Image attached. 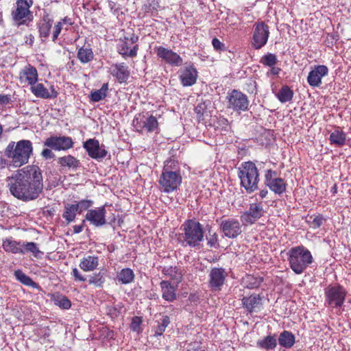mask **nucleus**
I'll return each instance as SVG.
<instances>
[{
    "label": "nucleus",
    "instance_id": "nucleus-45",
    "mask_svg": "<svg viewBox=\"0 0 351 351\" xmlns=\"http://www.w3.org/2000/svg\"><path fill=\"white\" fill-rule=\"evenodd\" d=\"M105 282L104 274L101 272L95 273L89 276L88 283L95 287H102Z\"/></svg>",
    "mask_w": 351,
    "mask_h": 351
},
{
    "label": "nucleus",
    "instance_id": "nucleus-9",
    "mask_svg": "<svg viewBox=\"0 0 351 351\" xmlns=\"http://www.w3.org/2000/svg\"><path fill=\"white\" fill-rule=\"evenodd\" d=\"M138 37L134 34L130 36H125L124 39L121 40L117 46L119 53L123 58H134L137 56L138 45L136 43Z\"/></svg>",
    "mask_w": 351,
    "mask_h": 351
},
{
    "label": "nucleus",
    "instance_id": "nucleus-6",
    "mask_svg": "<svg viewBox=\"0 0 351 351\" xmlns=\"http://www.w3.org/2000/svg\"><path fill=\"white\" fill-rule=\"evenodd\" d=\"M183 233L180 235L182 246L197 247L204 239L202 225L195 220L186 221L182 226Z\"/></svg>",
    "mask_w": 351,
    "mask_h": 351
},
{
    "label": "nucleus",
    "instance_id": "nucleus-54",
    "mask_svg": "<svg viewBox=\"0 0 351 351\" xmlns=\"http://www.w3.org/2000/svg\"><path fill=\"white\" fill-rule=\"evenodd\" d=\"M60 22L61 24H62L64 29H65V30H68L69 27L73 25V21H72L71 19H70L69 17H64Z\"/></svg>",
    "mask_w": 351,
    "mask_h": 351
},
{
    "label": "nucleus",
    "instance_id": "nucleus-30",
    "mask_svg": "<svg viewBox=\"0 0 351 351\" xmlns=\"http://www.w3.org/2000/svg\"><path fill=\"white\" fill-rule=\"evenodd\" d=\"M3 248L7 252L21 254L22 252V242L16 241L12 238H7L3 241Z\"/></svg>",
    "mask_w": 351,
    "mask_h": 351
},
{
    "label": "nucleus",
    "instance_id": "nucleus-53",
    "mask_svg": "<svg viewBox=\"0 0 351 351\" xmlns=\"http://www.w3.org/2000/svg\"><path fill=\"white\" fill-rule=\"evenodd\" d=\"M41 156L46 160L51 159L55 157V154L49 149H44L41 152Z\"/></svg>",
    "mask_w": 351,
    "mask_h": 351
},
{
    "label": "nucleus",
    "instance_id": "nucleus-57",
    "mask_svg": "<svg viewBox=\"0 0 351 351\" xmlns=\"http://www.w3.org/2000/svg\"><path fill=\"white\" fill-rule=\"evenodd\" d=\"M267 193H268L267 189H264L261 190L258 194H256V197L258 196V197L260 199H263L267 196Z\"/></svg>",
    "mask_w": 351,
    "mask_h": 351
},
{
    "label": "nucleus",
    "instance_id": "nucleus-41",
    "mask_svg": "<svg viewBox=\"0 0 351 351\" xmlns=\"http://www.w3.org/2000/svg\"><path fill=\"white\" fill-rule=\"evenodd\" d=\"M52 300L56 306L62 309H69L71 306V301L66 296L61 294L53 295Z\"/></svg>",
    "mask_w": 351,
    "mask_h": 351
},
{
    "label": "nucleus",
    "instance_id": "nucleus-44",
    "mask_svg": "<svg viewBox=\"0 0 351 351\" xmlns=\"http://www.w3.org/2000/svg\"><path fill=\"white\" fill-rule=\"evenodd\" d=\"M53 21L50 19L43 20L38 25L40 36L46 38L49 36Z\"/></svg>",
    "mask_w": 351,
    "mask_h": 351
},
{
    "label": "nucleus",
    "instance_id": "nucleus-10",
    "mask_svg": "<svg viewBox=\"0 0 351 351\" xmlns=\"http://www.w3.org/2000/svg\"><path fill=\"white\" fill-rule=\"evenodd\" d=\"M228 108L234 111H245L248 108L249 101L247 97L237 90H233L226 97Z\"/></svg>",
    "mask_w": 351,
    "mask_h": 351
},
{
    "label": "nucleus",
    "instance_id": "nucleus-61",
    "mask_svg": "<svg viewBox=\"0 0 351 351\" xmlns=\"http://www.w3.org/2000/svg\"><path fill=\"white\" fill-rule=\"evenodd\" d=\"M332 189L334 191V193H335L336 192V186H335Z\"/></svg>",
    "mask_w": 351,
    "mask_h": 351
},
{
    "label": "nucleus",
    "instance_id": "nucleus-55",
    "mask_svg": "<svg viewBox=\"0 0 351 351\" xmlns=\"http://www.w3.org/2000/svg\"><path fill=\"white\" fill-rule=\"evenodd\" d=\"M11 103V97L8 95H0V104L7 105Z\"/></svg>",
    "mask_w": 351,
    "mask_h": 351
},
{
    "label": "nucleus",
    "instance_id": "nucleus-17",
    "mask_svg": "<svg viewBox=\"0 0 351 351\" xmlns=\"http://www.w3.org/2000/svg\"><path fill=\"white\" fill-rule=\"evenodd\" d=\"M264 209L261 203H252L250 204L249 209L241 215V221L243 225H251L264 215Z\"/></svg>",
    "mask_w": 351,
    "mask_h": 351
},
{
    "label": "nucleus",
    "instance_id": "nucleus-7",
    "mask_svg": "<svg viewBox=\"0 0 351 351\" xmlns=\"http://www.w3.org/2000/svg\"><path fill=\"white\" fill-rule=\"evenodd\" d=\"M15 4V8L11 13L14 24L17 27L29 25L34 19L33 14L29 10L33 5V1L16 0Z\"/></svg>",
    "mask_w": 351,
    "mask_h": 351
},
{
    "label": "nucleus",
    "instance_id": "nucleus-4",
    "mask_svg": "<svg viewBox=\"0 0 351 351\" xmlns=\"http://www.w3.org/2000/svg\"><path fill=\"white\" fill-rule=\"evenodd\" d=\"M287 254L289 266L296 274H302L313 263L311 252L302 245L291 247Z\"/></svg>",
    "mask_w": 351,
    "mask_h": 351
},
{
    "label": "nucleus",
    "instance_id": "nucleus-34",
    "mask_svg": "<svg viewBox=\"0 0 351 351\" xmlns=\"http://www.w3.org/2000/svg\"><path fill=\"white\" fill-rule=\"evenodd\" d=\"M261 298L259 295H252L249 297H244L242 303L244 307L249 311L252 312L260 304Z\"/></svg>",
    "mask_w": 351,
    "mask_h": 351
},
{
    "label": "nucleus",
    "instance_id": "nucleus-49",
    "mask_svg": "<svg viewBox=\"0 0 351 351\" xmlns=\"http://www.w3.org/2000/svg\"><path fill=\"white\" fill-rule=\"evenodd\" d=\"M208 241V245L210 247H217L218 244V235L216 232H213L211 234V232L209 231V235L206 237Z\"/></svg>",
    "mask_w": 351,
    "mask_h": 351
},
{
    "label": "nucleus",
    "instance_id": "nucleus-56",
    "mask_svg": "<svg viewBox=\"0 0 351 351\" xmlns=\"http://www.w3.org/2000/svg\"><path fill=\"white\" fill-rule=\"evenodd\" d=\"M324 221V219L322 216H317L313 221V225L314 227L319 228L323 224Z\"/></svg>",
    "mask_w": 351,
    "mask_h": 351
},
{
    "label": "nucleus",
    "instance_id": "nucleus-39",
    "mask_svg": "<svg viewBox=\"0 0 351 351\" xmlns=\"http://www.w3.org/2000/svg\"><path fill=\"white\" fill-rule=\"evenodd\" d=\"M117 278L122 284H129L134 280V274L131 269L125 268L118 274Z\"/></svg>",
    "mask_w": 351,
    "mask_h": 351
},
{
    "label": "nucleus",
    "instance_id": "nucleus-13",
    "mask_svg": "<svg viewBox=\"0 0 351 351\" xmlns=\"http://www.w3.org/2000/svg\"><path fill=\"white\" fill-rule=\"evenodd\" d=\"M133 125L136 131L141 132L145 130L148 132H156L158 130V123L153 115L145 116L138 114L133 121Z\"/></svg>",
    "mask_w": 351,
    "mask_h": 351
},
{
    "label": "nucleus",
    "instance_id": "nucleus-42",
    "mask_svg": "<svg viewBox=\"0 0 351 351\" xmlns=\"http://www.w3.org/2000/svg\"><path fill=\"white\" fill-rule=\"evenodd\" d=\"M108 90V84L107 83L104 84L100 89L91 92L90 95V100L97 102L104 99L106 97Z\"/></svg>",
    "mask_w": 351,
    "mask_h": 351
},
{
    "label": "nucleus",
    "instance_id": "nucleus-38",
    "mask_svg": "<svg viewBox=\"0 0 351 351\" xmlns=\"http://www.w3.org/2000/svg\"><path fill=\"white\" fill-rule=\"evenodd\" d=\"M263 278L252 275H247L243 278L244 286L248 289H256L261 286Z\"/></svg>",
    "mask_w": 351,
    "mask_h": 351
},
{
    "label": "nucleus",
    "instance_id": "nucleus-62",
    "mask_svg": "<svg viewBox=\"0 0 351 351\" xmlns=\"http://www.w3.org/2000/svg\"><path fill=\"white\" fill-rule=\"evenodd\" d=\"M168 308H173V306L171 305L169 306Z\"/></svg>",
    "mask_w": 351,
    "mask_h": 351
},
{
    "label": "nucleus",
    "instance_id": "nucleus-59",
    "mask_svg": "<svg viewBox=\"0 0 351 351\" xmlns=\"http://www.w3.org/2000/svg\"><path fill=\"white\" fill-rule=\"evenodd\" d=\"M83 225H76L73 226V232L75 234H78L83 230Z\"/></svg>",
    "mask_w": 351,
    "mask_h": 351
},
{
    "label": "nucleus",
    "instance_id": "nucleus-60",
    "mask_svg": "<svg viewBox=\"0 0 351 351\" xmlns=\"http://www.w3.org/2000/svg\"><path fill=\"white\" fill-rule=\"evenodd\" d=\"M186 351H208L205 349H203L201 347H197L195 348V346H193L192 348L191 349H189L187 350Z\"/></svg>",
    "mask_w": 351,
    "mask_h": 351
},
{
    "label": "nucleus",
    "instance_id": "nucleus-15",
    "mask_svg": "<svg viewBox=\"0 0 351 351\" xmlns=\"http://www.w3.org/2000/svg\"><path fill=\"white\" fill-rule=\"evenodd\" d=\"M269 31L267 25L263 22L256 24L253 34L252 45L256 49H260L265 46L269 38Z\"/></svg>",
    "mask_w": 351,
    "mask_h": 351
},
{
    "label": "nucleus",
    "instance_id": "nucleus-35",
    "mask_svg": "<svg viewBox=\"0 0 351 351\" xmlns=\"http://www.w3.org/2000/svg\"><path fill=\"white\" fill-rule=\"evenodd\" d=\"M14 276L16 279L24 285L31 287L34 289H38V285L34 282L30 277L26 275L21 270L18 269L14 271Z\"/></svg>",
    "mask_w": 351,
    "mask_h": 351
},
{
    "label": "nucleus",
    "instance_id": "nucleus-36",
    "mask_svg": "<svg viewBox=\"0 0 351 351\" xmlns=\"http://www.w3.org/2000/svg\"><path fill=\"white\" fill-rule=\"evenodd\" d=\"M77 212L78 210L75 204H66L62 217L66 221L67 223H70L75 220Z\"/></svg>",
    "mask_w": 351,
    "mask_h": 351
},
{
    "label": "nucleus",
    "instance_id": "nucleus-28",
    "mask_svg": "<svg viewBox=\"0 0 351 351\" xmlns=\"http://www.w3.org/2000/svg\"><path fill=\"white\" fill-rule=\"evenodd\" d=\"M162 274L176 284H179L182 279V274L177 267L167 266L162 269Z\"/></svg>",
    "mask_w": 351,
    "mask_h": 351
},
{
    "label": "nucleus",
    "instance_id": "nucleus-18",
    "mask_svg": "<svg viewBox=\"0 0 351 351\" xmlns=\"http://www.w3.org/2000/svg\"><path fill=\"white\" fill-rule=\"evenodd\" d=\"M83 147L87 152L88 156L96 160L104 158L108 152L104 145H100L98 140L89 138L83 143Z\"/></svg>",
    "mask_w": 351,
    "mask_h": 351
},
{
    "label": "nucleus",
    "instance_id": "nucleus-58",
    "mask_svg": "<svg viewBox=\"0 0 351 351\" xmlns=\"http://www.w3.org/2000/svg\"><path fill=\"white\" fill-rule=\"evenodd\" d=\"M270 67H271V70H270L269 73L274 75H278L279 74L280 71H281V69L279 67H276L275 66H270Z\"/></svg>",
    "mask_w": 351,
    "mask_h": 351
},
{
    "label": "nucleus",
    "instance_id": "nucleus-5",
    "mask_svg": "<svg viewBox=\"0 0 351 351\" xmlns=\"http://www.w3.org/2000/svg\"><path fill=\"white\" fill-rule=\"evenodd\" d=\"M238 176L241 186L247 193H250L258 189L259 173L255 163L252 161L242 162L238 168Z\"/></svg>",
    "mask_w": 351,
    "mask_h": 351
},
{
    "label": "nucleus",
    "instance_id": "nucleus-32",
    "mask_svg": "<svg viewBox=\"0 0 351 351\" xmlns=\"http://www.w3.org/2000/svg\"><path fill=\"white\" fill-rule=\"evenodd\" d=\"M329 140L330 144L341 147L346 143V134L343 130L338 128L330 133Z\"/></svg>",
    "mask_w": 351,
    "mask_h": 351
},
{
    "label": "nucleus",
    "instance_id": "nucleus-14",
    "mask_svg": "<svg viewBox=\"0 0 351 351\" xmlns=\"http://www.w3.org/2000/svg\"><path fill=\"white\" fill-rule=\"evenodd\" d=\"M227 276L228 272L225 269L222 267L212 268L208 275V287L212 291H221Z\"/></svg>",
    "mask_w": 351,
    "mask_h": 351
},
{
    "label": "nucleus",
    "instance_id": "nucleus-50",
    "mask_svg": "<svg viewBox=\"0 0 351 351\" xmlns=\"http://www.w3.org/2000/svg\"><path fill=\"white\" fill-rule=\"evenodd\" d=\"M213 48L217 51H224L225 45L218 38H215L212 40Z\"/></svg>",
    "mask_w": 351,
    "mask_h": 351
},
{
    "label": "nucleus",
    "instance_id": "nucleus-24",
    "mask_svg": "<svg viewBox=\"0 0 351 351\" xmlns=\"http://www.w3.org/2000/svg\"><path fill=\"white\" fill-rule=\"evenodd\" d=\"M178 284L173 285L169 280H162L160 283L162 298L165 301L172 302L177 299V287Z\"/></svg>",
    "mask_w": 351,
    "mask_h": 351
},
{
    "label": "nucleus",
    "instance_id": "nucleus-51",
    "mask_svg": "<svg viewBox=\"0 0 351 351\" xmlns=\"http://www.w3.org/2000/svg\"><path fill=\"white\" fill-rule=\"evenodd\" d=\"M71 274L75 280L81 282H84L86 280V278L81 274L76 267L73 268Z\"/></svg>",
    "mask_w": 351,
    "mask_h": 351
},
{
    "label": "nucleus",
    "instance_id": "nucleus-3",
    "mask_svg": "<svg viewBox=\"0 0 351 351\" xmlns=\"http://www.w3.org/2000/svg\"><path fill=\"white\" fill-rule=\"evenodd\" d=\"M181 183L182 176L178 162L171 159L167 160L159 178L161 190L167 193H171L177 190Z\"/></svg>",
    "mask_w": 351,
    "mask_h": 351
},
{
    "label": "nucleus",
    "instance_id": "nucleus-2",
    "mask_svg": "<svg viewBox=\"0 0 351 351\" xmlns=\"http://www.w3.org/2000/svg\"><path fill=\"white\" fill-rule=\"evenodd\" d=\"M10 165L17 168L28 163L33 154V145L29 140L10 141L4 150Z\"/></svg>",
    "mask_w": 351,
    "mask_h": 351
},
{
    "label": "nucleus",
    "instance_id": "nucleus-23",
    "mask_svg": "<svg viewBox=\"0 0 351 351\" xmlns=\"http://www.w3.org/2000/svg\"><path fill=\"white\" fill-rule=\"evenodd\" d=\"M179 77L183 86H191L196 83L197 71L193 66H187L180 71Z\"/></svg>",
    "mask_w": 351,
    "mask_h": 351
},
{
    "label": "nucleus",
    "instance_id": "nucleus-52",
    "mask_svg": "<svg viewBox=\"0 0 351 351\" xmlns=\"http://www.w3.org/2000/svg\"><path fill=\"white\" fill-rule=\"evenodd\" d=\"M62 29H64L62 24H61L60 22H58L54 27L53 32V41H55L58 38Z\"/></svg>",
    "mask_w": 351,
    "mask_h": 351
},
{
    "label": "nucleus",
    "instance_id": "nucleus-27",
    "mask_svg": "<svg viewBox=\"0 0 351 351\" xmlns=\"http://www.w3.org/2000/svg\"><path fill=\"white\" fill-rule=\"evenodd\" d=\"M98 265L99 258L95 256H87L84 257L79 265L80 269L86 272L92 271L96 269Z\"/></svg>",
    "mask_w": 351,
    "mask_h": 351
},
{
    "label": "nucleus",
    "instance_id": "nucleus-29",
    "mask_svg": "<svg viewBox=\"0 0 351 351\" xmlns=\"http://www.w3.org/2000/svg\"><path fill=\"white\" fill-rule=\"evenodd\" d=\"M58 164L64 168L75 170L80 165V162L78 159L71 155H66L58 158Z\"/></svg>",
    "mask_w": 351,
    "mask_h": 351
},
{
    "label": "nucleus",
    "instance_id": "nucleus-43",
    "mask_svg": "<svg viewBox=\"0 0 351 351\" xmlns=\"http://www.w3.org/2000/svg\"><path fill=\"white\" fill-rule=\"evenodd\" d=\"M77 58L82 63H88L93 59V53L90 48L82 47L78 50Z\"/></svg>",
    "mask_w": 351,
    "mask_h": 351
},
{
    "label": "nucleus",
    "instance_id": "nucleus-63",
    "mask_svg": "<svg viewBox=\"0 0 351 351\" xmlns=\"http://www.w3.org/2000/svg\"><path fill=\"white\" fill-rule=\"evenodd\" d=\"M223 121L227 122V120L226 119H223Z\"/></svg>",
    "mask_w": 351,
    "mask_h": 351
},
{
    "label": "nucleus",
    "instance_id": "nucleus-37",
    "mask_svg": "<svg viewBox=\"0 0 351 351\" xmlns=\"http://www.w3.org/2000/svg\"><path fill=\"white\" fill-rule=\"evenodd\" d=\"M276 96L281 103H286L292 100L293 92L288 86H283Z\"/></svg>",
    "mask_w": 351,
    "mask_h": 351
},
{
    "label": "nucleus",
    "instance_id": "nucleus-33",
    "mask_svg": "<svg viewBox=\"0 0 351 351\" xmlns=\"http://www.w3.org/2000/svg\"><path fill=\"white\" fill-rule=\"evenodd\" d=\"M278 343L283 348H291L295 343V336L292 332L284 330L279 335Z\"/></svg>",
    "mask_w": 351,
    "mask_h": 351
},
{
    "label": "nucleus",
    "instance_id": "nucleus-8",
    "mask_svg": "<svg viewBox=\"0 0 351 351\" xmlns=\"http://www.w3.org/2000/svg\"><path fill=\"white\" fill-rule=\"evenodd\" d=\"M324 294L325 304L334 308L341 307L343 304L347 291L341 285H329L324 289Z\"/></svg>",
    "mask_w": 351,
    "mask_h": 351
},
{
    "label": "nucleus",
    "instance_id": "nucleus-1",
    "mask_svg": "<svg viewBox=\"0 0 351 351\" xmlns=\"http://www.w3.org/2000/svg\"><path fill=\"white\" fill-rule=\"evenodd\" d=\"M11 194L23 202L37 199L43 189V176L40 168L28 165L8 178Z\"/></svg>",
    "mask_w": 351,
    "mask_h": 351
},
{
    "label": "nucleus",
    "instance_id": "nucleus-20",
    "mask_svg": "<svg viewBox=\"0 0 351 351\" xmlns=\"http://www.w3.org/2000/svg\"><path fill=\"white\" fill-rule=\"evenodd\" d=\"M38 80L37 69L31 64H27L23 67L19 72V80L23 86L34 85Z\"/></svg>",
    "mask_w": 351,
    "mask_h": 351
},
{
    "label": "nucleus",
    "instance_id": "nucleus-21",
    "mask_svg": "<svg viewBox=\"0 0 351 351\" xmlns=\"http://www.w3.org/2000/svg\"><path fill=\"white\" fill-rule=\"evenodd\" d=\"M106 213L105 206L90 209L86 214L85 220L96 227L102 226L106 223Z\"/></svg>",
    "mask_w": 351,
    "mask_h": 351
},
{
    "label": "nucleus",
    "instance_id": "nucleus-46",
    "mask_svg": "<svg viewBox=\"0 0 351 351\" xmlns=\"http://www.w3.org/2000/svg\"><path fill=\"white\" fill-rule=\"evenodd\" d=\"M170 323V319L167 315H163L158 322L157 327L154 330L155 336H160L165 331L166 328Z\"/></svg>",
    "mask_w": 351,
    "mask_h": 351
},
{
    "label": "nucleus",
    "instance_id": "nucleus-31",
    "mask_svg": "<svg viewBox=\"0 0 351 351\" xmlns=\"http://www.w3.org/2000/svg\"><path fill=\"white\" fill-rule=\"evenodd\" d=\"M22 252L21 254L29 252L36 258H40L43 255V252L39 250L38 245L34 242H22Z\"/></svg>",
    "mask_w": 351,
    "mask_h": 351
},
{
    "label": "nucleus",
    "instance_id": "nucleus-47",
    "mask_svg": "<svg viewBox=\"0 0 351 351\" xmlns=\"http://www.w3.org/2000/svg\"><path fill=\"white\" fill-rule=\"evenodd\" d=\"M260 62L267 66H273L277 64L278 59L275 54L268 53L261 58Z\"/></svg>",
    "mask_w": 351,
    "mask_h": 351
},
{
    "label": "nucleus",
    "instance_id": "nucleus-25",
    "mask_svg": "<svg viewBox=\"0 0 351 351\" xmlns=\"http://www.w3.org/2000/svg\"><path fill=\"white\" fill-rule=\"evenodd\" d=\"M31 92L36 97L43 99L56 98L58 96V92L53 86L51 87L49 92L43 84L38 83L30 87Z\"/></svg>",
    "mask_w": 351,
    "mask_h": 351
},
{
    "label": "nucleus",
    "instance_id": "nucleus-26",
    "mask_svg": "<svg viewBox=\"0 0 351 351\" xmlns=\"http://www.w3.org/2000/svg\"><path fill=\"white\" fill-rule=\"evenodd\" d=\"M110 69L111 74L114 76L120 83L125 82L130 76L128 67L124 63L114 64L111 66Z\"/></svg>",
    "mask_w": 351,
    "mask_h": 351
},
{
    "label": "nucleus",
    "instance_id": "nucleus-48",
    "mask_svg": "<svg viewBox=\"0 0 351 351\" xmlns=\"http://www.w3.org/2000/svg\"><path fill=\"white\" fill-rule=\"evenodd\" d=\"M93 204V202L90 199H82L79 202H75V205L78 210V213H81L84 210H87Z\"/></svg>",
    "mask_w": 351,
    "mask_h": 351
},
{
    "label": "nucleus",
    "instance_id": "nucleus-12",
    "mask_svg": "<svg viewBox=\"0 0 351 351\" xmlns=\"http://www.w3.org/2000/svg\"><path fill=\"white\" fill-rule=\"evenodd\" d=\"M277 172L268 169L265 174V184L275 194L281 195L286 191L287 184L280 178H277Z\"/></svg>",
    "mask_w": 351,
    "mask_h": 351
},
{
    "label": "nucleus",
    "instance_id": "nucleus-11",
    "mask_svg": "<svg viewBox=\"0 0 351 351\" xmlns=\"http://www.w3.org/2000/svg\"><path fill=\"white\" fill-rule=\"evenodd\" d=\"M219 228L223 236L229 239H235L242 232V226L240 222L234 218L221 219Z\"/></svg>",
    "mask_w": 351,
    "mask_h": 351
},
{
    "label": "nucleus",
    "instance_id": "nucleus-16",
    "mask_svg": "<svg viewBox=\"0 0 351 351\" xmlns=\"http://www.w3.org/2000/svg\"><path fill=\"white\" fill-rule=\"evenodd\" d=\"M73 139L66 136H52L47 138L44 143L45 146L56 151L68 150L73 147Z\"/></svg>",
    "mask_w": 351,
    "mask_h": 351
},
{
    "label": "nucleus",
    "instance_id": "nucleus-40",
    "mask_svg": "<svg viewBox=\"0 0 351 351\" xmlns=\"http://www.w3.org/2000/svg\"><path fill=\"white\" fill-rule=\"evenodd\" d=\"M276 339L275 337L270 335L257 341V346L265 350H273L276 347Z\"/></svg>",
    "mask_w": 351,
    "mask_h": 351
},
{
    "label": "nucleus",
    "instance_id": "nucleus-22",
    "mask_svg": "<svg viewBox=\"0 0 351 351\" xmlns=\"http://www.w3.org/2000/svg\"><path fill=\"white\" fill-rule=\"evenodd\" d=\"M328 69L325 65H317L308 73L307 82L311 86L319 87L323 77L328 75Z\"/></svg>",
    "mask_w": 351,
    "mask_h": 351
},
{
    "label": "nucleus",
    "instance_id": "nucleus-19",
    "mask_svg": "<svg viewBox=\"0 0 351 351\" xmlns=\"http://www.w3.org/2000/svg\"><path fill=\"white\" fill-rule=\"evenodd\" d=\"M154 51L159 58L171 66H179L182 64L180 56L171 49L158 46L154 48Z\"/></svg>",
    "mask_w": 351,
    "mask_h": 351
}]
</instances>
